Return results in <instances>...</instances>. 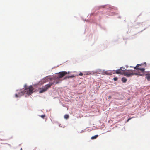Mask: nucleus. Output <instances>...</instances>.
<instances>
[{"label": "nucleus", "instance_id": "obj_5", "mask_svg": "<svg viewBox=\"0 0 150 150\" xmlns=\"http://www.w3.org/2000/svg\"><path fill=\"white\" fill-rule=\"evenodd\" d=\"M104 71V70H103L100 69H98L93 71H88V73L86 74H84L89 75L94 73H97L99 74H103Z\"/></svg>", "mask_w": 150, "mask_h": 150}, {"label": "nucleus", "instance_id": "obj_23", "mask_svg": "<svg viewBox=\"0 0 150 150\" xmlns=\"http://www.w3.org/2000/svg\"><path fill=\"white\" fill-rule=\"evenodd\" d=\"M39 111L41 112H42V111L41 110H40Z\"/></svg>", "mask_w": 150, "mask_h": 150}, {"label": "nucleus", "instance_id": "obj_15", "mask_svg": "<svg viewBox=\"0 0 150 150\" xmlns=\"http://www.w3.org/2000/svg\"><path fill=\"white\" fill-rule=\"evenodd\" d=\"M40 117L44 119L45 117V115H39Z\"/></svg>", "mask_w": 150, "mask_h": 150}, {"label": "nucleus", "instance_id": "obj_18", "mask_svg": "<svg viewBox=\"0 0 150 150\" xmlns=\"http://www.w3.org/2000/svg\"><path fill=\"white\" fill-rule=\"evenodd\" d=\"M111 98V96H108V99H110Z\"/></svg>", "mask_w": 150, "mask_h": 150}, {"label": "nucleus", "instance_id": "obj_8", "mask_svg": "<svg viewBox=\"0 0 150 150\" xmlns=\"http://www.w3.org/2000/svg\"><path fill=\"white\" fill-rule=\"evenodd\" d=\"M23 91H21L20 92L18 93V94H16L15 96L16 98H20L23 95L24 93H23Z\"/></svg>", "mask_w": 150, "mask_h": 150}, {"label": "nucleus", "instance_id": "obj_21", "mask_svg": "<svg viewBox=\"0 0 150 150\" xmlns=\"http://www.w3.org/2000/svg\"><path fill=\"white\" fill-rule=\"evenodd\" d=\"M59 127H61V126L60 125H59Z\"/></svg>", "mask_w": 150, "mask_h": 150}, {"label": "nucleus", "instance_id": "obj_9", "mask_svg": "<svg viewBox=\"0 0 150 150\" xmlns=\"http://www.w3.org/2000/svg\"><path fill=\"white\" fill-rule=\"evenodd\" d=\"M47 91L46 90V89L45 87H44V88L42 87L41 88H40V91H39V93H43L45 91Z\"/></svg>", "mask_w": 150, "mask_h": 150}, {"label": "nucleus", "instance_id": "obj_26", "mask_svg": "<svg viewBox=\"0 0 150 150\" xmlns=\"http://www.w3.org/2000/svg\"><path fill=\"white\" fill-rule=\"evenodd\" d=\"M26 96H27V95H25V97H26Z\"/></svg>", "mask_w": 150, "mask_h": 150}, {"label": "nucleus", "instance_id": "obj_2", "mask_svg": "<svg viewBox=\"0 0 150 150\" xmlns=\"http://www.w3.org/2000/svg\"><path fill=\"white\" fill-rule=\"evenodd\" d=\"M70 73V72L69 71L67 72L65 71H64L57 73V74L54 75L52 77L53 79L54 80V81L53 82L49 83V84L46 85L44 87H45L46 90L47 91L48 89L50 88L54 84L55 82V84H57L60 83L62 81L61 78L67 74H69Z\"/></svg>", "mask_w": 150, "mask_h": 150}, {"label": "nucleus", "instance_id": "obj_24", "mask_svg": "<svg viewBox=\"0 0 150 150\" xmlns=\"http://www.w3.org/2000/svg\"><path fill=\"white\" fill-rule=\"evenodd\" d=\"M126 67L127 68L129 66H126Z\"/></svg>", "mask_w": 150, "mask_h": 150}, {"label": "nucleus", "instance_id": "obj_11", "mask_svg": "<svg viewBox=\"0 0 150 150\" xmlns=\"http://www.w3.org/2000/svg\"><path fill=\"white\" fill-rule=\"evenodd\" d=\"M98 135H96L94 136H92L91 138V139L92 140H93L96 139L98 137Z\"/></svg>", "mask_w": 150, "mask_h": 150}, {"label": "nucleus", "instance_id": "obj_3", "mask_svg": "<svg viewBox=\"0 0 150 150\" xmlns=\"http://www.w3.org/2000/svg\"><path fill=\"white\" fill-rule=\"evenodd\" d=\"M121 68V69L120 70L121 71H120L121 72H122V71L123 70L125 72H128V71H129V70H127L126 69H123L122 70V69H124L125 68H123V66H122L121 67H120V68ZM119 69H117L115 71V70H107V71H104V74H106V75H112L113 74H114L115 72V73L116 74H122L121 73H116V71L117 70H118Z\"/></svg>", "mask_w": 150, "mask_h": 150}, {"label": "nucleus", "instance_id": "obj_10", "mask_svg": "<svg viewBox=\"0 0 150 150\" xmlns=\"http://www.w3.org/2000/svg\"><path fill=\"white\" fill-rule=\"evenodd\" d=\"M121 81L123 83H125L127 81V79L125 77H122L121 79Z\"/></svg>", "mask_w": 150, "mask_h": 150}, {"label": "nucleus", "instance_id": "obj_7", "mask_svg": "<svg viewBox=\"0 0 150 150\" xmlns=\"http://www.w3.org/2000/svg\"><path fill=\"white\" fill-rule=\"evenodd\" d=\"M76 76H78L77 74H72L71 75H67L63 79H69L70 78H74Z\"/></svg>", "mask_w": 150, "mask_h": 150}, {"label": "nucleus", "instance_id": "obj_17", "mask_svg": "<svg viewBox=\"0 0 150 150\" xmlns=\"http://www.w3.org/2000/svg\"><path fill=\"white\" fill-rule=\"evenodd\" d=\"M85 130H82V131H81V132H78V133H82L83 132H84V131H85Z\"/></svg>", "mask_w": 150, "mask_h": 150}, {"label": "nucleus", "instance_id": "obj_25", "mask_svg": "<svg viewBox=\"0 0 150 150\" xmlns=\"http://www.w3.org/2000/svg\"><path fill=\"white\" fill-rule=\"evenodd\" d=\"M57 66H55L54 67H57Z\"/></svg>", "mask_w": 150, "mask_h": 150}, {"label": "nucleus", "instance_id": "obj_19", "mask_svg": "<svg viewBox=\"0 0 150 150\" xmlns=\"http://www.w3.org/2000/svg\"><path fill=\"white\" fill-rule=\"evenodd\" d=\"M148 72L149 73V74H150V71H148Z\"/></svg>", "mask_w": 150, "mask_h": 150}, {"label": "nucleus", "instance_id": "obj_14", "mask_svg": "<svg viewBox=\"0 0 150 150\" xmlns=\"http://www.w3.org/2000/svg\"><path fill=\"white\" fill-rule=\"evenodd\" d=\"M80 73L79 74H78V76H82L83 75V73L81 72H80Z\"/></svg>", "mask_w": 150, "mask_h": 150}, {"label": "nucleus", "instance_id": "obj_13", "mask_svg": "<svg viewBox=\"0 0 150 150\" xmlns=\"http://www.w3.org/2000/svg\"><path fill=\"white\" fill-rule=\"evenodd\" d=\"M133 118V117H129L128 118L127 120L126 121V123L128 122L132 118Z\"/></svg>", "mask_w": 150, "mask_h": 150}, {"label": "nucleus", "instance_id": "obj_1", "mask_svg": "<svg viewBox=\"0 0 150 150\" xmlns=\"http://www.w3.org/2000/svg\"><path fill=\"white\" fill-rule=\"evenodd\" d=\"M139 66H130V67H133L134 69L135 70H133L131 69L129 70V71L127 72H125L123 70L122 72L120 71V70L122 69L120 68L116 71L117 73H121L124 74L125 76H126L127 77H129L131 76L135 75H139L140 76H143L144 75L146 76L145 78L147 79L148 81H150V74L148 71L146 73H145V68H139Z\"/></svg>", "mask_w": 150, "mask_h": 150}, {"label": "nucleus", "instance_id": "obj_22", "mask_svg": "<svg viewBox=\"0 0 150 150\" xmlns=\"http://www.w3.org/2000/svg\"><path fill=\"white\" fill-rule=\"evenodd\" d=\"M20 150H22V148H21Z\"/></svg>", "mask_w": 150, "mask_h": 150}, {"label": "nucleus", "instance_id": "obj_20", "mask_svg": "<svg viewBox=\"0 0 150 150\" xmlns=\"http://www.w3.org/2000/svg\"><path fill=\"white\" fill-rule=\"evenodd\" d=\"M59 127H61V126L60 125H59Z\"/></svg>", "mask_w": 150, "mask_h": 150}, {"label": "nucleus", "instance_id": "obj_12", "mask_svg": "<svg viewBox=\"0 0 150 150\" xmlns=\"http://www.w3.org/2000/svg\"><path fill=\"white\" fill-rule=\"evenodd\" d=\"M69 117V115L68 114H66L64 116V117L66 119H68Z\"/></svg>", "mask_w": 150, "mask_h": 150}, {"label": "nucleus", "instance_id": "obj_6", "mask_svg": "<svg viewBox=\"0 0 150 150\" xmlns=\"http://www.w3.org/2000/svg\"><path fill=\"white\" fill-rule=\"evenodd\" d=\"M53 78L52 77L49 78L48 76H46L41 79L38 82V84L39 85H43L45 83L48 81V79H49V80L51 81Z\"/></svg>", "mask_w": 150, "mask_h": 150}, {"label": "nucleus", "instance_id": "obj_16", "mask_svg": "<svg viewBox=\"0 0 150 150\" xmlns=\"http://www.w3.org/2000/svg\"><path fill=\"white\" fill-rule=\"evenodd\" d=\"M118 80V78L117 77H115L113 78V80L114 81H117Z\"/></svg>", "mask_w": 150, "mask_h": 150}, {"label": "nucleus", "instance_id": "obj_4", "mask_svg": "<svg viewBox=\"0 0 150 150\" xmlns=\"http://www.w3.org/2000/svg\"><path fill=\"white\" fill-rule=\"evenodd\" d=\"M23 93H26L28 95H31L33 92L34 88L32 85L30 86L29 87H28L26 84H25L24 86V88H23V89H24Z\"/></svg>", "mask_w": 150, "mask_h": 150}]
</instances>
